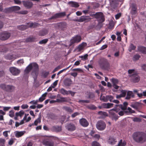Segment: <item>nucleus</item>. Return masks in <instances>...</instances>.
<instances>
[{
  "instance_id": "62",
  "label": "nucleus",
  "mask_w": 146,
  "mask_h": 146,
  "mask_svg": "<svg viewBox=\"0 0 146 146\" xmlns=\"http://www.w3.org/2000/svg\"><path fill=\"white\" fill-rule=\"evenodd\" d=\"M58 81V80H56L52 85V87L53 88H54L57 85V84Z\"/></svg>"
},
{
  "instance_id": "22",
  "label": "nucleus",
  "mask_w": 146,
  "mask_h": 146,
  "mask_svg": "<svg viewBox=\"0 0 146 146\" xmlns=\"http://www.w3.org/2000/svg\"><path fill=\"white\" fill-rule=\"evenodd\" d=\"M134 97V94L132 91H129L127 92V94L125 99L127 100H129L131 98H133Z\"/></svg>"
},
{
  "instance_id": "20",
  "label": "nucleus",
  "mask_w": 146,
  "mask_h": 146,
  "mask_svg": "<svg viewBox=\"0 0 146 146\" xmlns=\"http://www.w3.org/2000/svg\"><path fill=\"white\" fill-rule=\"evenodd\" d=\"M113 105V104L112 103H104L102 104V106L104 108L108 109L112 107Z\"/></svg>"
},
{
  "instance_id": "6",
  "label": "nucleus",
  "mask_w": 146,
  "mask_h": 146,
  "mask_svg": "<svg viewBox=\"0 0 146 146\" xmlns=\"http://www.w3.org/2000/svg\"><path fill=\"white\" fill-rule=\"evenodd\" d=\"M81 38L80 36L76 35L73 37L70 41V45L71 46L72 44L75 43H77L80 41Z\"/></svg>"
},
{
  "instance_id": "55",
  "label": "nucleus",
  "mask_w": 146,
  "mask_h": 146,
  "mask_svg": "<svg viewBox=\"0 0 146 146\" xmlns=\"http://www.w3.org/2000/svg\"><path fill=\"white\" fill-rule=\"evenodd\" d=\"M112 82L113 84H117L118 82V80L117 79H113Z\"/></svg>"
},
{
  "instance_id": "46",
  "label": "nucleus",
  "mask_w": 146,
  "mask_h": 146,
  "mask_svg": "<svg viewBox=\"0 0 146 146\" xmlns=\"http://www.w3.org/2000/svg\"><path fill=\"white\" fill-rule=\"evenodd\" d=\"M92 146H101L100 144L96 141H93L92 143Z\"/></svg>"
},
{
  "instance_id": "39",
  "label": "nucleus",
  "mask_w": 146,
  "mask_h": 146,
  "mask_svg": "<svg viewBox=\"0 0 146 146\" xmlns=\"http://www.w3.org/2000/svg\"><path fill=\"white\" fill-rule=\"evenodd\" d=\"M47 33V31L46 30H44L41 31L40 32V35L41 36H43L46 35Z\"/></svg>"
},
{
  "instance_id": "4",
  "label": "nucleus",
  "mask_w": 146,
  "mask_h": 146,
  "mask_svg": "<svg viewBox=\"0 0 146 146\" xmlns=\"http://www.w3.org/2000/svg\"><path fill=\"white\" fill-rule=\"evenodd\" d=\"M97 128L100 131H102L104 130L106 127L105 123L102 121H98L96 124Z\"/></svg>"
},
{
  "instance_id": "38",
  "label": "nucleus",
  "mask_w": 146,
  "mask_h": 146,
  "mask_svg": "<svg viewBox=\"0 0 146 146\" xmlns=\"http://www.w3.org/2000/svg\"><path fill=\"white\" fill-rule=\"evenodd\" d=\"M82 105H84L85 103H88L89 102V101L87 100H80L78 101Z\"/></svg>"
},
{
  "instance_id": "10",
  "label": "nucleus",
  "mask_w": 146,
  "mask_h": 146,
  "mask_svg": "<svg viewBox=\"0 0 146 146\" xmlns=\"http://www.w3.org/2000/svg\"><path fill=\"white\" fill-rule=\"evenodd\" d=\"M117 140L115 137L114 136H110L109 137L107 142L108 143L111 145H113L116 143Z\"/></svg>"
},
{
  "instance_id": "11",
  "label": "nucleus",
  "mask_w": 146,
  "mask_h": 146,
  "mask_svg": "<svg viewBox=\"0 0 146 146\" xmlns=\"http://www.w3.org/2000/svg\"><path fill=\"white\" fill-rule=\"evenodd\" d=\"M80 124L83 126L86 127L89 125V123L87 120L84 118H82L79 120Z\"/></svg>"
},
{
  "instance_id": "14",
  "label": "nucleus",
  "mask_w": 146,
  "mask_h": 146,
  "mask_svg": "<svg viewBox=\"0 0 146 146\" xmlns=\"http://www.w3.org/2000/svg\"><path fill=\"white\" fill-rule=\"evenodd\" d=\"M68 4L70 6L75 8L78 7L79 6V5L78 3L73 1H70L68 3Z\"/></svg>"
},
{
  "instance_id": "2",
  "label": "nucleus",
  "mask_w": 146,
  "mask_h": 146,
  "mask_svg": "<svg viewBox=\"0 0 146 146\" xmlns=\"http://www.w3.org/2000/svg\"><path fill=\"white\" fill-rule=\"evenodd\" d=\"M38 66L37 64L35 63H31L27 67L25 70V72L26 73H29L31 70L33 69L34 70V72L32 73V74L33 75L34 74H35L36 76L38 74Z\"/></svg>"
},
{
  "instance_id": "59",
  "label": "nucleus",
  "mask_w": 146,
  "mask_h": 146,
  "mask_svg": "<svg viewBox=\"0 0 146 146\" xmlns=\"http://www.w3.org/2000/svg\"><path fill=\"white\" fill-rule=\"evenodd\" d=\"M28 115V114H25L23 119L22 120V124H23L24 123V121H25L26 119L27 115Z\"/></svg>"
},
{
  "instance_id": "47",
  "label": "nucleus",
  "mask_w": 146,
  "mask_h": 146,
  "mask_svg": "<svg viewBox=\"0 0 146 146\" xmlns=\"http://www.w3.org/2000/svg\"><path fill=\"white\" fill-rule=\"evenodd\" d=\"M121 96L124 97L125 96L127 92L126 90H122L121 91Z\"/></svg>"
},
{
  "instance_id": "52",
  "label": "nucleus",
  "mask_w": 146,
  "mask_h": 146,
  "mask_svg": "<svg viewBox=\"0 0 146 146\" xmlns=\"http://www.w3.org/2000/svg\"><path fill=\"white\" fill-rule=\"evenodd\" d=\"M137 104V103H135V104H131V106L133 108L137 109L138 108Z\"/></svg>"
},
{
  "instance_id": "27",
  "label": "nucleus",
  "mask_w": 146,
  "mask_h": 146,
  "mask_svg": "<svg viewBox=\"0 0 146 146\" xmlns=\"http://www.w3.org/2000/svg\"><path fill=\"white\" fill-rule=\"evenodd\" d=\"M124 111V112L127 114H130L135 113V111L132 110L131 108L128 107Z\"/></svg>"
},
{
  "instance_id": "28",
  "label": "nucleus",
  "mask_w": 146,
  "mask_h": 146,
  "mask_svg": "<svg viewBox=\"0 0 146 146\" xmlns=\"http://www.w3.org/2000/svg\"><path fill=\"white\" fill-rule=\"evenodd\" d=\"M131 78L133 81L135 82H138L140 80L139 77L137 74L132 76Z\"/></svg>"
},
{
  "instance_id": "31",
  "label": "nucleus",
  "mask_w": 146,
  "mask_h": 146,
  "mask_svg": "<svg viewBox=\"0 0 146 146\" xmlns=\"http://www.w3.org/2000/svg\"><path fill=\"white\" fill-rule=\"evenodd\" d=\"M47 94V92H45L43 94L42 96L39 98L38 100L40 102H42L45 99V97L46 96Z\"/></svg>"
},
{
  "instance_id": "16",
  "label": "nucleus",
  "mask_w": 146,
  "mask_h": 146,
  "mask_svg": "<svg viewBox=\"0 0 146 146\" xmlns=\"http://www.w3.org/2000/svg\"><path fill=\"white\" fill-rule=\"evenodd\" d=\"M65 15L66 13L65 12L57 13L54 16L52 17L50 19L63 17Z\"/></svg>"
},
{
  "instance_id": "35",
  "label": "nucleus",
  "mask_w": 146,
  "mask_h": 146,
  "mask_svg": "<svg viewBox=\"0 0 146 146\" xmlns=\"http://www.w3.org/2000/svg\"><path fill=\"white\" fill-rule=\"evenodd\" d=\"M136 48L135 46L133 45L132 43L130 44L129 47L128 49V50L129 52H131L132 50H134Z\"/></svg>"
},
{
  "instance_id": "48",
  "label": "nucleus",
  "mask_w": 146,
  "mask_h": 146,
  "mask_svg": "<svg viewBox=\"0 0 146 146\" xmlns=\"http://www.w3.org/2000/svg\"><path fill=\"white\" fill-rule=\"evenodd\" d=\"M128 72L129 74H131L132 76L135 75V70L134 69L129 70L128 71Z\"/></svg>"
},
{
  "instance_id": "29",
  "label": "nucleus",
  "mask_w": 146,
  "mask_h": 146,
  "mask_svg": "<svg viewBox=\"0 0 146 146\" xmlns=\"http://www.w3.org/2000/svg\"><path fill=\"white\" fill-rule=\"evenodd\" d=\"M52 130L55 131H59L61 130V127L60 126H53L51 128Z\"/></svg>"
},
{
  "instance_id": "7",
  "label": "nucleus",
  "mask_w": 146,
  "mask_h": 146,
  "mask_svg": "<svg viewBox=\"0 0 146 146\" xmlns=\"http://www.w3.org/2000/svg\"><path fill=\"white\" fill-rule=\"evenodd\" d=\"M11 35L10 33L9 32L5 31L0 33V39L2 40H5L9 38Z\"/></svg>"
},
{
  "instance_id": "32",
  "label": "nucleus",
  "mask_w": 146,
  "mask_h": 146,
  "mask_svg": "<svg viewBox=\"0 0 146 146\" xmlns=\"http://www.w3.org/2000/svg\"><path fill=\"white\" fill-rule=\"evenodd\" d=\"M126 145V142L122 139L120 140L118 144V146H125Z\"/></svg>"
},
{
  "instance_id": "63",
  "label": "nucleus",
  "mask_w": 146,
  "mask_h": 146,
  "mask_svg": "<svg viewBox=\"0 0 146 146\" xmlns=\"http://www.w3.org/2000/svg\"><path fill=\"white\" fill-rule=\"evenodd\" d=\"M14 141L13 139H11L9 141L8 144L10 145H11L13 144V143H14Z\"/></svg>"
},
{
  "instance_id": "21",
  "label": "nucleus",
  "mask_w": 146,
  "mask_h": 146,
  "mask_svg": "<svg viewBox=\"0 0 146 146\" xmlns=\"http://www.w3.org/2000/svg\"><path fill=\"white\" fill-rule=\"evenodd\" d=\"M57 102L61 103L62 102H68V99L65 97H60L56 100Z\"/></svg>"
},
{
  "instance_id": "17",
  "label": "nucleus",
  "mask_w": 146,
  "mask_h": 146,
  "mask_svg": "<svg viewBox=\"0 0 146 146\" xmlns=\"http://www.w3.org/2000/svg\"><path fill=\"white\" fill-rule=\"evenodd\" d=\"M23 2L24 6L27 8H30L33 6V3L31 1H24Z\"/></svg>"
},
{
  "instance_id": "57",
  "label": "nucleus",
  "mask_w": 146,
  "mask_h": 146,
  "mask_svg": "<svg viewBox=\"0 0 146 146\" xmlns=\"http://www.w3.org/2000/svg\"><path fill=\"white\" fill-rule=\"evenodd\" d=\"M121 16V13H119L115 15V18L116 19H119Z\"/></svg>"
},
{
  "instance_id": "15",
  "label": "nucleus",
  "mask_w": 146,
  "mask_h": 146,
  "mask_svg": "<svg viewBox=\"0 0 146 146\" xmlns=\"http://www.w3.org/2000/svg\"><path fill=\"white\" fill-rule=\"evenodd\" d=\"M86 45L87 44L86 43L82 42L78 46L77 48V50L78 52L82 51Z\"/></svg>"
},
{
  "instance_id": "9",
  "label": "nucleus",
  "mask_w": 146,
  "mask_h": 146,
  "mask_svg": "<svg viewBox=\"0 0 146 146\" xmlns=\"http://www.w3.org/2000/svg\"><path fill=\"white\" fill-rule=\"evenodd\" d=\"M9 70L11 73L14 76L18 75L20 73V70L16 67H12L9 68Z\"/></svg>"
},
{
  "instance_id": "23",
  "label": "nucleus",
  "mask_w": 146,
  "mask_h": 146,
  "mask_svg": "<svg viewBox=\"0 0 146 146\" xmlns=\"http://www.w3.org/2000/svg\"><path fill=\"white\" fill-rule=\"evenodd\" d=\"M66 128L70 131H72L75 129V126L73 124H69L66 126Z\"/></svg>"
},
{
  "instance_id": "1",
  "label": "nucleus",
  "mask_w": 146,
  "mask_h": 146,
  "mask_svg": "<svg viewBox=\"0 0 146 146\" xmlns=\"http://www.w3.org/2000/svg\"><path fill=\"white\" fill-rule=\"evenodd\" d=\"M132 137L133 140L137 143L142 144L146 142V135L139 132H134Z\"/></svg>"
},
{
  "instance_id": "49",
  "label": "nucleus",
  "mask_w": 146,
  "mask_h": 146,
  "mask_svg": "<svg viewBox=\"0 0 146 146\" xmlns=\"http://www.w3.org/2000/svg\"><path fill=\"white\" fill-rule=\"evenodd\" d=\"M19 29L21 30H23L26 29L27 28V27L25 25H21L19 26Z\"/></svg>"
},
{
  "instance_id": "41",
  "label": "nucleus",
  "mask_w": 146,
  "mask_h": 146,
  "mask_svg": "<svg viewBox=\"0 0 146 146\" xmlns=\"http://www.w3.org/2000/svg\"><path fill=\"white\" fill-rule=\"evenodd\" d=\"M98 113L99 114L102 115L104 117H106L108 116V115L107 113L105 112L100 111L98 112Z\"/></svg>"
},
{
  "instance_id": "56",
  "label": "nucleus",
  "mask_w": 146,
  "mask_h": 146,
  "mask_svg": "<svg viewBox=\"0 0 146 146\" xmlns=\"http://www.w3.org/2000/svg\"><path fill=\"white\" fill-rule=\"evenodd\" d=\"M1 108H3V110L5 111H7L9 110L10 108V107H2Z\"/></svg>"
},
{
  "instance_id": "53",
  "label": "nucleus",
  "mask_w": 146,
  "mask_h": 146,
  "mask_svg": "<svg viewBox=\"0 0 146 146\" xmlns=\"http://www.w3.org/2000/svg\"><path fill=\"white\" fill-rule=\"evenodd\" d=\"M140 57V56L138 54L135 55L133 57V60L135 61L138 60Z\"/></svg>"
},
{
  "instance_id": "44",
  "label": "nucleus",
  "mask_w": 146,
  "mask_h": 146,
  "mask_svg": "<svg viewBox=\"0 0 146 146\" xmlns=\"http://www.w3.org/2000/svg\"><path fill=\"white\" fill-rule=\"evenodd\" d=\"M34 40V38L32 37H29L27 38L26 40L27 42L33 41Z\"/></svg>"
},
{
  "instance_id": "12",
  "label": "nucleus",
  "mask_w": 146,
  "mask_h": 146,
  "mask_svg": "<svg viewBox=\"0 0 146 146\" xmlns=\"http://www.w3.org/2000/svg\"><path fill=\"white\" fill-rule=\"evenodd\" d=\"M24 113V111L23 110H21L19 112L16 113L14 119L15 120H17L18 117H20V118H21L23 116Z\"/></svg>"
},
{
  "instance_id": "43",
  "label": "nucleus",
  "mask_w": 146,
  "mask_h": 146,
  "mask_svg": "<svg viewBox=\"0 0 146 146\" xmlns=\"http://www.w3.org/2000/svg\"><path fill=\"white\" fill-rule=\"evenodd\" d=\"M87 108L91 110H95L96 108V107L94 105L92 104L88 106Z\"/></svg>"
},
{
  "instance_id": "60",
  "label": "nucleus",
  "mask_w": 146,
  "mask_h": 146,
  "mask_svg": "<svg viewBox=\"0 0 146 146\" xmlns=\"http://www.w3.org/2000/svg\"><path fill=\"white\" fill-rule=\"evenodd\" d=\"M49 73L48 72H44L43 73V76L44 77H46L48 75Z\"/></svg>"
},
{
  "instance_id": "3",
  "label": "nucleus",
  "mask_w": 146,
  "mask_h": 146,
  "mask_svg": "<svg viewBox=\"0 0 146 146\" xmlns=\"http://www.w3.org/2000/svg\"><path fill=\"white\" fill-rule=\"evenodd\" d=\"M0 88L2 90L7 92H13L15 89V87L12 85H6L2 84L0 85Z\"/></svg>"
},
{
  "instance_id": "61",
  "label": "nucleus",
  "mask_w": 146,
  "mask_h": 146,
  "mask_svg": "<svg viewBox=\"0 0 146 146\" xmlns=\"http://www.w3.org/2000/svg\"><path fill=\"white\" fill-rule=\"evenodd\" d=\"M5 142V140L2 138H0V145L4 144Z\"/></svg>"
},
{
  "instance_id": "40",
  "label": "nucleus",
  "mask_w": 146,
  "mask_h": 146,
  "mask_svg": "<svg viewBox=\"0 0 146 146\" xmlns=\"http://www.w3.org/2000/svg\"><path fill=\"white\" fill-rule=\"evenodd\" d=\"M63 108L64 110L68 112H72V110L69 107L64 106L63 107Z\"/></svg>"
},
{
  "instance_id": "54",
  "label": "nucleus",
  "mask_w": 146,
  "mask_h": 146,
  "mask_svg": "<svg viewBox=\"0 0 146 146\" xmlns=\"http://www.w3.org/2000/svg\"><path fill=\"white\" fill-rule=\"evenodd\" d=\"M14 115V113L13 111L11 110L9 112V115L11 117H13Z\"/></svg>"
},
{
  "instance_id": "64",
  "label": "nucleus",
  "mask_w": 146,
  "mask_h": 146,
  "mask_svg": "<svg viewBox=\"0 0 146 146\" xmlns=\"http://www.w3.org/2000/svg\"><path fill=\"white\" fill-rule=\"evenodd\" d=\"M107 46H108L107 45H104L101 47V48H100V50H103L107 48Z\"/></svg>"
},
{
  "instance_id": "37",
  "label": "nucleus",
  "mask_w": 146,
  "mask_h": 146,
  "mask_svg": "<svg viewBox=\"0 0 146 146\" xmlns=\"http://www.w3.org/2000/svg\"><path fill=\"white\" fill-rule=\"evenodd\" d=\"M100 100L103 101L104 102H107V96H104L101 95L100 97Z\"/></svg>"
},
{
  "instance_id": "8",
  "label": "nucleus",
  "mask_w": 146,
  "mask_h": 146,
  "mask_svg": "<svg viewBox=\"0 0 146 146\" xmlns=\"http://www.w3.org/2000/svg\"><path fill=\"white\" fill-rule=\"evenodd\" d=\"M95 17L100 23H102L104 21V19L103 14L101 12L96 13L95 15Z\"/></svg>"
},
{
  "instance_id": "5",
  "label": "nucleus",
  "mask_w": 146,
  "mask_h": 146,
  "mask_svg": "<svg viewBox=\"0 0 146 146\" xmlns=\"http://www.w3.org/2000/svg\"><path fill=\"white\" fill-rule=\"evenodd\" d=\"M109 112L110 114V117L113 120H117L118 118V115L116 114L117 112L116 111L115 109L113 108L112 109L109 110Z\"/></svg>"
},
{
  "instance_id": "45",
  "label": "nucleus",
  "mask_w": 146,
  "mask_h": 146,
  "mask_svg": "<svg viewBox=\"0 0 146 146\" xmlns=\"http://www.w3.org/2000/svg\"><path fill=\"white\" fill-rule=\"evenodd\" d=\"M48 41L47 39H45L40 41L39 43L40 44H44L46 43Z\"/></svg>"
},
{
  "instance_id": "34",
  "label": "nucleus",
  "mask_w": 146,
  "mask_h": 146,
  "mask_svg": "<svg viewBox=\"0 0 146 146\" xmlns=\"http://www.w3.org/2000/svg\"><path fill=\"white\" fill-rule=\"evenodd\" d=\"M60 92L64 95H67L69 94V92L68 91L66 90L63 88H62L60 89Z\"/></svg>"
},
{
  "instance_id": "13",
  "label": "nucleus",
  "mask_w": 146,
  "mask_h": 146,
  "mask_svg": "<svg viewBox=\"0 0 146 146\" xmlns=\"http://www.w3.org/2000/svg\"><path fill=\"white\" fill-rule=\"evenodd\" d=\"M19 57L18 55L15 54H8L5 56V58L6 59L8 60H14L15 59Z\"/></svg>"
},
{
  "instance_id": "51",
  "label": "nucleus",
  "mask_w": 146,
  "mask_h": 146,
  "mask_svg": "<svg viewBox=\"0 0 146 146\" xmlns=\"http://www.w3.org/2000/svg\"><path fill=\"white\" fill-rule=\"evenodd\" d=\"M133 121L134 122H140L141 121V119L138 117H135L133 119Z\"/></svg>"
},
{
  "instance_id": "24",
  "label": "nucleus",
  "mask_w": 146,
  "mask_h": 146,
  "mask_svg": "<svg viewBox=\"0 0 146 146\" xmlns=\"http://www.w3.org/2000/svg\"><path fill=\"white\" fill-rule=\"evenodd\" d=\"M25 131H16L15 132V135L17 137H19L23 135L25 133Z\"/></svg>"
},
{
  "instance_id": "25",
  "label": "nucleus",
  "mask_w": 146,
  "mask_h": 146,
  "mask_svg": "<svg viewBox=\"0 0 146 146\" xmlns=\"http://www.w3.org/2000/svg\"><path fill=\"white\" fill-rule=\"evenodd\" d=\"M131 13L132 14H135L137 12V8L136 5L134 4H132L131 6Z\"/></svg>"
},
{
  "instance_id": "36",
  "label": "nucleus",
  "mask_w": 146,
  "mask_h": 146,
  "mask_svg": "<svg viewBox=\"0 0 146 146\" xmlns=\"http://www.w3.org/2000/svg\"><path fill=\"white\" fill-rule=\"evenodd\" d=\"M37 24L36 23H33L32 22H30L28 24V27H34L37 26Z\"/></svg>"
},
{
  "instance_id": "30",
  "label": "nucleus",
  "mask_w": 146,
  "mask_h": 146,
  "mask_svg": "<svg viewBox=\"0 0 146 146\" xmlns=\"http://www.w3.org/2000/svg\"><path fill=\"white\" fill-rule=\"evenodd\" d=\"M138 50L142 53H146V48L142 46H139L138 48Z\"/></svg>"
},
{
  "instance_id": "26",
  "label": "nucleus",
  "mask_w": 146,
  "mask_h": 146,
  "mask_svg": "<svg viewBox=\"0 0 146 146\" xmlns=\"http://www.w3.org/2000/svg\"><path fill=\"white\" fill-rule=\"evenodd\" d=\"M20 7L18 6H14L11 7V8H8L5 9V11L7 12H9L10 10L13 11L19 10L20 9Z\"/></svg>"
},
{
  "instance_id": "18",
  "label": "nucleus",
  "mask_w": 146,
  "mask_h": 146,
  "mask_svg": "<svg viewBox=\"0 0 146 146\" xmlns=\"http://www.w3.org/2000/svg\"><path fill=\"white\" fill-rule=\"evenodd\" d=\"M88 19V17L86 16H82L80 17L79 19H75L74 21L79 22H82L86 21Z\"/></svg>"
},
{
  "instance_id": "58",
  "label": "nucleus",
  "mask_w": 146,
  "mask_h": 146,
  "mask_svg": "<svg viewBox=\"0 0 146 146\" xmlns=\"http://www.w3.org/2000/svg\"><path fill=\"white\" fill-rule=\"evenodd\" d=\"M93 137L96 139H99L100 137V135L98 134H95Z\"/></svg>"
},
{
  "instance_id": "19",
  "label": "nucleus",
  "mask_w": 146,
  "mask_h": 146,
  "mask_svg": "<svg viewBox=\"0 0 146 146\" xmlns=\"http://www.w3.org/2000/svg\"><path fill=\"white\" fill-rule=\"evenodd\" d=\"M126 107L125 106H123L122 105H116V107L114 109H115L116 111L117 112L120 109L123 110H125L126 109Z\"/></svg>"
},
{
  "instance_id": "33",
  "label": "nucleus",
  "mask_w": 146,
  "mask_h": 146,
  "mask_svg": "<svg viewBox=\"0 0 146 146\" xmlns=\"http://www.w3.org/2000/svg\"><path fill=\"white\" fill-rule=\"evenodd\" d=\"M41 122V118L40 116H39L38 118L35 121L34 123L32 124V125H37L38 123H40Z\"/></svg>"
},
{
  "instance_id": "50",
  "label": "nucleus",
  "mask_w": 146,
  "mask_h": 146,
  "mask_svg": "<svg viewBox=\"0 0 146 146\" xmlns=\"http://www.w3.org/2000/svg\"><path fill=\"white\" fill-rule=\"evenodd\" d=\"M10 133L9 131H5L3 132V135L5 137H7L8 136V133Z\"/></svg>"
},
{
  "instance_id": "42",
  "label": "nucleus",
  "mask_w": 146,
  "mask_h": 146,
  "mask_svg": "<svg viewBox=\"0 0 146 146\" xmlns=\"http://www.w3.org/2000/svg\"><path fill=\"white\" fill-rule=\"evenodd\" d=\"M113 99V97L111 95L107 96V102L108 100H109L111 102H112Z\"/></svg>"
}]
</instances>
